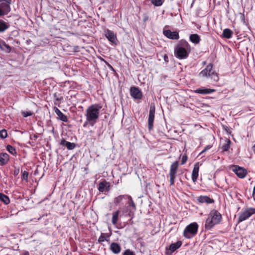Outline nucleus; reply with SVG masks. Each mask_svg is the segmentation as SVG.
I'll use <instances>...</instances> for the list:
<instances>
[{"label":"nucleus","instance_id":"obj_2","mask_svg":"<svg viewBox=\"0 0 255 255\" xmlns=\"http://www.w3.org/2000/svg\"><path fill=\"white\" fill-rule=\"evenodd\" d=\"M102 106L100 104H92L86 110L85 116L86 118L92 121L95 124L97 122L100 115Z\"/></svg>","mask_w":255,"mask_h":255},{"label":"nucleus","instance_id":"obj_17","mask_svg":"<svg viewBox=\"0 0 255 255\" xmlns=\"http://www.w3.org/2000/svg\"><path fill=\"white\" fill-rule=\"evenodd\" d=\"M54 111L55 114L57 115V119L62 122H67L68 119L67 116L61 112V111L57 107L54 108Z\"/></svg>","mask_w":255,"mask_h":255},{"label":"nucleus","instance_id":"obj_21","mask_svg":"<svg viewBox=\"0 0 255 255\" xmlns=\"http://www.w3.org/2000/svg\"><path fill=\"white\" fill-rule=\"evenodd\" d=\"M0 48L1 50L8 53H10L11 48V47L7 44L3 40L0 39Z\"/></svg>","mask_w":255,"mask_h":255},{"label":"nucleus","instance_id":"obj_46","mask_svg":"<svg viewBox=\"0 0 255 255\" xmlns=\"http://www.w3.org/2000/svg\"><path fill=\"white\" fill-rule=\"evenodd\" d=\"M22 255H29V252L27 251H24Z\"/></svg>","mask_w":255,"mask_h":255},{"label":"nucleus","instance_id":"obj_27","mask_svg":"<svg viewBox=\"0 0 255 255\" xmlns=\"http://www.w3.org/2000/svg\"><path fill=\"white\" fill-rule=\"evenodd\" d=\"M190 40L194 44H198L201 40L200 37L197 34H192L189 36Z\"/></svg>","mask_w":255,"mask_h":255},{"label":"nucleus","instance_id":"obj_34","mask_svg":"<svg viewBox=\"0 0 255 255\" xmlns=\"http://www.w3.org/2000/svg\"><path fill=\"white\" fill-rule=\"evenodd\" d=\"M151 2L155 6H161L164 0H150Z\"/></svg>","mask_w":255,"mask_h":255},{"label":"nucleus","instance_id":"obj_50","mask_svg":"<svg viewBox=\"0 0 255 255\" xmlns=\"http://www.w3.org/2000/svg\"><path fill=\"white\" fill-rule=\"evenodd\" d=\"M253 149L254 153H255V144L253 146Z\"/></svg>","mask_w":255,"mask_h":255},{"label":"nucleus","instance_id":"obj_10","mask_svg":"<svg viewBox=\"0 0 255 255\" xmlns=\"http://www.w3.org/2000/svg\"><path fill=\"white\" fill-rule=\"evenodd\" d=\"M104 35L111 43L115 45L117 44L118 39L117 34L113 31L109 29H106L104 30Z\"/></svg>","mask_w":255,"mask_h":255},{"label":"nucleus","instance_id":"obj_47","mask_svg":"<svg viewBox=\"0 0 255 255\" xmlns=\"http://www.w3.org/2000/svg\"><path fill=\"white\" fill-rule=\"evenodd\" d=\"M108 66L111 69L114 70L113 67L110 64H108Z\"/></svg>","mask_w":255,"mask_h":255},{"label":"nucleus","instance_id":"obj_5","mask_svg":"<svg viewBox=\"0 0 255 255\" xmlns=\"http://www.w3.org/2000/svg\"><path fill=\"white\" fill-rule=\"evenodd\" d=\"M199 76L213 79L215 81L219 80V77L215 70H213V64H209L205 69L199 73Z\"/></svg>","mask_w":255,"mask_h":255},{"label":"nucleus","instance_id":"obj_26","mask_svg":"<svg viewBox=\"0 0 255 255\" xmlns=\"http://www.w3.org/2000/svg\"><path fill=\"white\" fill-rule=\"evenodd\" d=\"M9 26L8 22L0 19V33L4 32Z\"/></svg>","mask_w":255,"mask_h":255},{"label":"nucleus","instance_id":"obj_16","mask_svg":"<svg viewBox=\"0 0 255 255\" xmlns=\"http://www.w3.org/2000/svg\"><path fill=\"white\" fill-rule=\"evenodd\" d=\"M199 171V163L197 162L194 165L192 173V180L193 182H196L198 177Z\"/></svg>","mask_w":255,"mask_h":255},{"label":"nucleus","instance_id":"obj_14","mask_svg":"<svg viewBox=\"0 0 255 255\" xmlns=\"http://www.w3.org/2000/svg\"><path fill=\"white\" fill-rule=\"evenodd\" d=\"M164 35L171 39H178L179 35L176 31H171L170 30H164L163 32Z\"/></svg>","mask_w":255,"mask_h":255},{"label":"nucleus","instance_id":"obj_6","mask_svg":"<svg viewBox=\"0 0 255 255\" xmlns=\"http://www.w3.org/2000/svg\"><path fill=\"white\" fill-rule=\"evenodd\" d=\"M198 229V224L196 222L192 223L185 228L183 236L187 239H191L197 234Z\"/></svg>","mask_w":255,"mask_h":255},{"label":"nucleus","instance_id":"obj_37","mask_svg":"<svg viewBox=\"0 0 255 255\" xmlns=\"http://www.w3.org/2000/svg\"><path fill=\"white\" fill-rule=\"evenodd\" d=\"M7 136V131L5 129H2L0 131V137L2 139L5 138Z\"/></svg>","mask_w":255,"mask_h":255},{"label":"nucleus","instance_id":"obj_1","mask_svg":"<svg viewBox=\"0 0 255 255\" xmlns=\"http://www.w3.org/2000/svg\"><path fill=\"white\" fill-rule=\"evenodd\" d=\"M191 51V47L188 42L185 40H181L175 47L174 54L178 59H184L188 57Z\"/></svg>","mask_w":255,"mask_h":255},{"label":"nucleus","instance_id":"obj_38","mask_svg":"<svg viewBox=\"0 0 255 255\" xmlns=\"http://www.w3.org/2000/svg\"><path fill=\"white\" fill-rule=\"evenodd\" d=\"M169 176H170V185L171 186H172L174 184L175 179L176 178V175L169 174Z\"/></svg>","mask_w":255,"mask_h":255},{"label":"nucleus","instance_id":"obj_30","mask_svg":"<svg viewBox=\"0 0 255 255\" xmlns=\"http://www.w3.org/2000/svg\"><path fill=\"white\" fill-rule=\"evenodd\" d=\"M119 213H120L119 210L114 212L113 213L112 222V224L114 225H116L117 223L119 216Z\"/></svg>","mask_w":255,"mask_h":255},{"label":"nucleus","instance_id":"obj_44","mask_svg":"<svg viewBox=\"0 0 255 255\" xmlns=\"http://www.w3.org/2000/svg\"><path fill=\"white\" fill-rule=\"evenodd\" d=\"M38 138V136L36 134L31 135L30 136V139L31 140H36Z\"/></svg>","mask_w":255,"mask_h":255},{"label":"nucleus","instance_id":"obj_41","mask_svg":"<svg viewBox=\"0 0 255 255\" xmlns=\"http://www.w3.org/2000/svg\"><path fill=\"white\" fill-rule=\"evenodd\" d=\"M123 255H135V254L129 249L126 250L123 254Z\"/></svg>","mask_w":255,"mask_h":255},{"label":"nucleus","instance_id":"obj_19","mask_svg":"<svg viewBox=\"0 0 255 255\" xmlns=\"http://www.w3.org/2000/svg\"><path fill=\"white\" fill-rule=\"evenodd\" d=\"M214 90L211 89H207L204 87L197 89L194 91L195 93L200 94L202 95L209 94L212 93L214 92Z\"/></svg>","mask_w":255,"mask_h":255},{"label":"nucleus","instance_id":"obj_32","mask_svg":"<svg viewBox=\"0 0 255 255\" xmlns=\"http://www.w3.org/2000/svg\"><path fill=\"white\" fill-rule=\"evenodd\" d=\"M231 141L230 139H228L226 141V143H224L222 146V149L223 151H228L230 148V144Z\"/></svg>","mask_w":255,"mask_h":255},{"label":"nucleus","instance_id":"obj_42","mask_svg":"<svg viewBox=\"0 0 255 255\" xmlns=\"http://www.w3.org/2000/svg\"><path fill=\"white\" fill-rule=\"evenodd\" d=\"M187 159H188V157L186 155V154L183 155L182 157L181 164V165L184 164L187 162Z\"/></svg>","mask_w":255,"mask_h":255},{"label":"nucleus","instance_id":"obj_43","mask_svg":"<svg viewBox=\"0 0 255 255\" xmlns=\"http://www.w3.org/2000/svg\"><path fill=\"white\" fill-rule=\"evenodd\" d=\"M211 145H207L205 148L199 153V155L202 154L203 153H205L206 151L210 149L212 147Z\"/></svg>","mask_w":255,"mask_h":255},{"label":"nucleus","instance_id":"obj_9","mask_svg":"<svg viewBox=\"0 0 255 255\" xmlns=\"http://www.w3.org/2000/svg\"><path fill=\"white\" fill-rule=\"evenodd\" d=\"M255 214V208H249L240 213L238 218V223L242 222L249 219L252 215Z\"/></svg>","mask_w":255,"mask_h":255},{"label":"nucleus","instance_id":"obj_18","mask_svg":"<svg viewBox=\"0 0 255 255\" xmlns=\"http://www.w3.org/2000/svg\"><path fill=\"white\" fill-rule=\"evenodd\" d=\"M198 201L201 203L212 204L214 203V200L207 196H201L198 197Z\"/></svg>","mask_w":255,"mask_h":255},{"label":"nucleus","instance_id":"obj_7","mask_svg":"<svg viewBox=\"0 0 255 255\" xmlns=\"http://www.w3.org/2000/svg\"><path fill=\"white\" fill-rule=\"evenodd\" d=\"M11 0H0V17L7 15L11 10Z\"/></svg>","mask_w":255,"mask_h":255},{"label":"nucleus","instance_id":"obj_12","mask_svg":"<svg viewBox=\"0 0 255 255\" xmlns=\"http://www.w3.org/2000/svg\"><path fill=\"white\" fill-rule=\"evenodd\" d=\"M232 171L240 178H244L247 174V170L238 165H233Z\"/></svg>","mask_w":255,"mask_h":255},{"label":"nucleus","instance_id":"obj_28","mask_svg":"<svg viewBox=\"0 0 255 255\" xmlns=\"http://www.w3.org/2000/svg\"><path fill=\"white\" fill-rule=\"evenodd\" d=\"M54 98L55 100V104H59L62 101L63 98V97L58 93H55L53 95Z\"/></svg>","mask_w":255,"mask_h":255},{"label":"nucleus","instance_id":"obj_11","mask_svg":"<svg viewBox=\"0 0 255 255\" xmlns=\"http://www.w3.org/2000/svg\"><path fill=\"white\" fill-rule=\"evenodd\" d=\"M155 109L154 106H150L148 119V128L151 131L153 127Z\"/></svg>","mask_w":255,"mask_h":255},{"label":"nucleus","instance_id":"obj_33","mask_svg":"<svg viewBox=\"0 0 255 255\" xmlns=\"http://www.w3.org/2000/svg\"><path fill=\"white\" fill-rule=\"evenodd\" d=\"M6 149L12 155H14L16 154V151L15 149L12 146L10 145H7L6 146Z\"/></svg>","mask_w":255,"mask_h":255},{"label":"nucleus","instance_id":"obj_23","mask_svg":"<svg viewBox=\"0 0 255 255\" xmlns=\"http://www.w3.org/2000/svg\"><path fill=\"white\" fill-rule=\"evenodd\" d=\"M179 163L178 161L174 162L170 166L169 173L171 175H176Z\"/></svg>","mask_w":255,"mask_h":255},{"label":"nucleus","instance_id":"obj_22","mask_svg":"<svg viewBox=\"0 0 255 255\" xmlns=\"http://www.w3.org/2000/svg\"><path fill=\"white\" fill-rule=\"evenodd\" d=\"M110 249L115 254H119L121 251L120 246L117 243H112L110 245Z\"/></svg>","mask_w":255,"mask_h":255},{"label":"nucleus","instance_id":"obj_4","mask_svg":"<svg viewBox=\"0 0 255 255\" xmlns=\"http://www.w3.org/2000/svg\"><path fill=\"white\" fill-rule=\"evenodd\" d=\"M122 214L120 215V217L123 216L128 217L130 218V221L134 217V213L136 211L135 204L133 201H130L127 204L121 208Z\"/></svg>","mask_w":255,"mask_h":255},{"label":"nucleus","instance_id":"obj_29","mask_svg":"<svg viewBox=\"0 0 255 255\" xmlns=\"http://www.w3.org/2000/svg\"><path fill=\"white\" fill-rule=\"evenodd\" d=\"M232 35H233V32L230 29L226 28L223 30V37H224L226 38H228V39H230L232 37Z\"/></svg>","mask_w":255,"mask_h":255},{"label":"nucleus","instance_id":"obj_53","mask_svg":"<svg viewBox=\"0 0 255 255\" xmlns=\"http://www.w3.org/2000/svg\"><path fill=\"white\" fill-rule=\"evenodd\" d=\"M13 32H16V33H17V31H13Z\"/></svg>","mask_w":255,"mask_h":255},{"label":"nucleus","instance_id":"obj_39","mask_svg":"<svg viewBox=\"0 0 255 255\" xmlns=\"http://www.w3.org/2000/svg\"><path fill=\"white\" fill-rule=\"evenodd\" d=\"M28 172L26 171H24L22 172V179L27 182L28 181Z\"/></svg>","mask_w":255,"mask_h":255},{"label":"nucleus","instance_id":"obj_8","mask_svg":"<svg viewBox=\"0 0 255 255\" xmlns=\"http://www.w3.org/2000/svg\"><path fill=\"white\" fill-rule=\"evenodd\" d=\"M132 198L128 195H121L114 198V203L116 205H123L128 203L130 201H132Z\"/></svg>","mask_w":255,"mask_h":255},{"label":"nucleus","instance_id":"obj_49","mask_svg":"<svg viewBox=\"0 0 255 255\" xmlns=\"http://www.w3.org/2000/svg\"><path fill=\"white\" fill-rule=\"evenodd\" d=\"M18 172H19V170L15 171H14V175H17L18 174Z\"/></svg>","mask_w":255,"mask_h":255},{"label":"nucleus","instance_id":"obj_45","mask_svg":"<svg viewBox=\"0 0 255 255\" xmlns=\"http://www.w3.org/2000/svg\"><path fill=\"white\" fill-rule=\"evenodd\" d=\"M223 128L227 132H230V129L227 126H223Z\"/></svg>","mask_w":255,"mask_h":255},{"label":"nucleus","instance_id":"obj_15","mask_svg":"<svg viewBox=\"0 0 255 255\" xmlns=\"http://www.w3.org/2000/svg\"><path fill=\"white\" fill-rule=\"evenodd\" d=\"M110 188V183L105 180L100 182L99 184L98 190L101 192H108Z\"/></svg>","mask_w":255,"mask_h":255},{"label":"nucleus","instance_id":"obj_3","mask_svg":"<svg viewBox=\"0 0 255 255\" xmlns=\"http://www.w3.org/2000/svg\"><path fill=\"white\" fill-rule=\"evenodd\" d=\"M222 219L221 214L217 210H212L208 215L206 220L205 228L207 230H210L215 225L219 224Z\"/></svg>","mask_w":255,"mask_h":255},{"label":"nucleus","instance_id":"obj_36","mask_svg":"<svg viewBox=\"0 0 255 255\" xmlns=\"http://www.w3.org/2000/svg\"><path fill=\"white\" fill-rule=\"evenodd\" d=\"M106 233H101V236L98 239V242L101 243L105 241H108V240L106 238Z\"/></svg>","mask_w":255,"mask_h":255},{"label":"nucleus","instance_id":"obj_48","mask_svg":"<svg viewBox=\"0 0 255 255\" xmlns=\"http://www.w3.org/2000/svg\"><path fill=\"white\" fill-rule=\"evenodd\" d=\"M106 238L107 239H109V238H110V236L108 234H106Z\"/></svg>","mask_w":255,"mask_h":255},{"label":"nucleus","instance_id":"obj_24","mask_svg":"<svg viewBox=\"0 0 255 255\" xmlns=\"http://www.w3.org/2000/svg\"><path fill=\"white\" fill-rule=\"evenodd\" d=\"M182 242L178 241L175 243L171 244L169 247V250L171 254L175 252L177 249H179L182 245Z\"/></svg>","mask_w":255,"mask_h":255},{"label":"nucleus","instance_id":"obj_25","mask_svg":"<svg viewBox=\"0 0 255 255\" xmlns=\"http://www.w3.org/2000/svg\"><path fill=\"white\" fill-rule=\"evenodd\" d=\"M9 160V155L6 153H1L0 154V165H5Z\"/></svg>","mask_w":255,"mask_h":255},{"label":"nucleus","instance_id":"obj_51","mask_svg":"<svg viewBox=\"0 0 255 255\" xmlns=\"http://www.w3.org/2000/svg\"><path fill=\"white\" fill-rule=\"evenodd\" d=\"M254 194H255V186L254 187L253 191V194L254 195Z\"/></svg>","mask_w":255,"mask_h":255},{"label":"nucleus","instance_id":"obj_52","mask_svg":"<svg viewBox=\"0 0 255 255\" xmlns=\"http://www.w3.org/2000/svg\"><path fill=\"white\" fill-rule=\"evenodd\" d=\"M166 58H167V56H165V57H164V60H165V61H166Z\"/></svg>","mask_w":255,"mask_h":255},{"label":"nucleus","instance_id":"obj_13","mask_svg":"<svg viewBox=\"0 0 255 255\" xmlns=\"http://www.w3.org/2000/svg\"><path fill=\"white\" fill-rule=\"evenodd\" d=\"M130 96L134 99H141L143 96L142 92L139 88L136 87H131L130 88Z\"/></svg>","mask_w":255,"mask_h":255},{"label":"nucleus","instance_id":"obj_31","mask_svg":"<svg viewBox=\"0 0 255 255\" xmlns=\"http://www.w3.org/2000/svg\"><path fill=\"white\" fill-rule=\"evenodd\" d=\"M0 201L2 202L5 205H7L10 202L8 197L2 193H0Z\"/></svg>","mask_w":255,"mask_h":255},{"label":"nucleus","instance_id":"obj_20","mask_svg":"<svg viewBox=\"0 0 255 255\" xmlns=\"http://www.w3.org/2000/svg\"><path fill=\"white\" fill-rule=\"evenodd\" d=\"M60 145L63 146H66L69 150H72L76 146V145L74 143L67 141L65 140L64 139H62L61 140Z\"/></svg>","mask_w":255,"mask_h":255},{"label":"nucleus","instance_id":"obj_40","mask_svg":"<svg viewBox=\"0 0 255 255\" xmlns=\"http://www.w3.org/2000/svg\"><path fill=\"white\" fill-rule=\"evenodd\" d=\"M21 114L24 117H27L28 116H32L33 113L31 111H25L22 112Z\"/></svg>","mask_w":255,"mask_h":255},{"label":"nucleus","instance_id":"obj_35","mask_svg":"<svg viewBox=\"0 0 255 255\" xmlns=\"http://www.w3.org/2000/svg\"><path fill=\"white\" fill-rule=\"evenodd\" d=\"M86 120L84 122V123L83 125V127L84 128H86L88 125H90L92 127H93L95 125V123H94L93 122H92V121L88 120V118H86Z\"/></svg>","mask_w":255,"mask_h":255}]
</instances>
